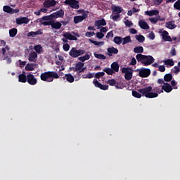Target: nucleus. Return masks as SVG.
<instances>
[{
  "label": "nucleus",
  "mask_w": 180,
  "mask_h": 180,
  "mask_svg": "<svg viewBox=\"0 0 180 180\" xmlns=\"http://www.w3.org/2000/svg\"><path fill=\"white\" fill-rule=\"evenodd\" d=\"M138 91L147 98H153L158 96V93L161 94L163 90H160L158 87L153 89L151 86L144 87L143 89H139Z\"/></svg>",
  "instance_id": "f257e3e1"
},
{
  "label": "nucleus",
  "mask_w": 180,
  "mask_h": 180,
  "mask_svg": "<svg viewBox=\"0 0 180 180\" xmlns=\"http://www.w3.org/2000/svg\"><path fill=\"white\" fill-rule=\"evenodd\" d=\"M137 61L139 63H141L144 66H148L154 63L155 59L153 57L150 55H142V54H137L136 56H135Z\"/></svg>",
  "instance_id": "f03ea898"
},
{
  "label": "nucleus",
  "mask_w": 180,
  "mask_h": 180,
  "mask_svg": "<svg viewBox=\"0 0 180 180\" xmlns=\"http://www.w3.org/2000/svg\"><path fill=\"white\" fill-rule=\"evenodd\" d=\"M58 78V74L53 71L45 72L41 75V80L45 82H53L54 79Z\"/></svg>",
  "instance_id": "7ed1b4c3"
},
{
  "label": "nucleus",
  "mask_w": 180,
  "mask_h": 180,
  "mask_svg": "<svg viewBox=\"0 0 180 180\" xmlns=\"http://www.w3.org/2000/svg\"><path fill=\"white\" fill-rule=\"evenodd\" d=\"M2 53L5 57L6 63L8 64H11L12 63V59L11 57H13V54L9 51V47L8 46H6L5 48L2 49Z\"/></svg>",
  "instance_id": "20e7f679"
},
{
  "label": "nucleus",
  "mask_w": 180,
  "mask_h": 180,
  "mask_svg": "<svg viewBox=\"0 0 180 180\" xmlns=\"http://www.w3.org/2000/svg\"><path fill=\"white\" fill-rule=\"evenodd\" d=\"M84 53H85V50H81V49L78 50V49H76V48L75 47H72L69 52L70 56L75 58L79 57L80 56Z\"/></svg>",
  "instance_id": "39448f33"
},
{
  "label": "nucleus",
  "mask_w": 180,
  "mask_h": 180,
  "mask_svg": "<svg viewBox=\"0 0 180 180\" xmlns=\"http://www.w3.org/2000/svg\"><path fill=\"white\" fill-rule=\"evenodd\" d=\"M136 72H139V77H141L142 78H146L149 77L151 74L150 69H146L145 68L136 69Z\"/></svg>",
  "instance_id": "423d86ee"
},
{
  "label": "nucleus",
  "mask_w": 180,
  "mask_h": 180,
  "mask_svg": "<svg viewBox=\"0 0 180 180\" xmlns=\"http://www.w3.org/2000/svg\"><path fill=\"white\" fill-rule=\"evenodd\" d=\"M64 4L72 9H79V2L77 0H65Z\"/></svg>",
  "instance_id": "0eeeda50"
},
{
  "label": "nucleus",
  "mask_w": 180,
  "mask_h": 180,
  "mask_svg": "<svg viewBox=\"0 0 180 180\" xmlns=\"http://www.w3.org/2000/svg\"><path fill=\"white\" fill-rule=\"evenodd\" d=\"M122 72L125 74L124 77L127 81H130L132 78L133 70L129 68H124Z\"/></svg>",
  "instance_id": "6e6552de"
},
{
  "label": "nucleus",
  "mask_w": 180,
  "mask_h": 180,
  "mask_svg": "<svg viewBox=\"0 0 180 180\" xmlns=\"http://www.w3.org/2000/svg\"><path fill=\"white\" fill-rule=\"evenodd\" d=\"M27 82L31 86H35L37 84V80L33 74L28 73L27 75Z\"/></svg>",
  "instance_id": "1a4fd4ad"
},
{
  "label": "nucleus",
  "mask_w": 180,
  "mask_h": 180,
  "mask_svg": "<svg viewBox=\"0 0 180 180\" xmlns=\"http://www.w3.org/2000/svg\"><path fill=\"white\" fill-rule=\"evenodd\" d=\"M65 15L64 10L60 9L51 14L53 19L63 18Z\"/></svg>",
  "instance_id": "9d476101"
},
{
  "label": "nucleus",
  "mask_w": 180,
  "mask_h": 180,
  "mask_svg": "<svg viewBox=\"0 0 180 180\" xmlns=\"http://www.w3.org/2000/svg\"><path fill=\"white\" fill-rule=\"evenodd\" d=\"M3 10L5 13L11 14L18 13L20 12L19 9H13L10 6H4Z\"/></svg>",
  "instance_id": "9b49d317"
},
{
  "label": "nucleus",
  "mask_w": 180,
  "mask_h": 180,
  "mask_svg": "<svg viewBox=\"0 0 180 180\" xmlns=\"http://www.w3.org/2000/svg\"><path fill=\"white\" fill-rule=\"evenodd\" d=\"M57 1L56 0H45L44 2V7L45 8H50L51 7L56 6Z\"/></svg>",
  "instance_id": "f8f14e48"
},
{
  "label": "nucleus",
  "mask_w": 180,
  "mask_h": 180,
  "mask_svg": "<svg viewBox=\"0 0 180 180\" xmlns=\"http://www.w3.org/2000/svg\"><path fill=\"white\" fill-rule=\"evenodd\" d=\"M88 17V15L83 14V15H76L75 18H73V22H75V24L81 23L84 20L86 19Z\"/></svg>",
  "instance_id": "ddd939ff"
},
{
  "label": "nucleus",
  "mask_w": 180,
  "mask_h": 180,
  "mask_svg": "<svg viewBox=\"0 0 180 180\" xmlns=\"http://www.w3.org/2000/svg\"><path fill=\"white\" fill-rule=\"evenodd\" d=\"M161 37L162 40L165 41H169V42H172L173 39L171 38V37L169 35V32L166 30L162 31L161 34Z\"/></svg>",
  "instance_id": "4468645a"
},
{
  "label": "nucleus",
  "mask_w": 180,
  "mask_h": 180,
  "mask_svg": "<svg viewBox=\"0 0 180 180\" xmlns=\"http://www.w3.org/2000/svg\"><path fill=\"white\" fill-rule=\"evenodd\" d=\"M37 60V53L34 51H32L30 54H28V60L30 62L36 63Z\"/></svg>",
  "instance_id": "2eb2a0df"
},
{
  "label": "nucleus",
  "mask_w": 180,
  "mask_h": 180,
  "mask_svg": "<svg viewBox=\"0 0 180 180\" xmlns=\"http://www.w3.org/2000/svg\"><path fill=\"white\" fill-rule=\"evenodd\" d=\"M106 25H107V22H106V20L104 19L97 20H95L94 22V26L97 27V29L101 28V26H106Z\"/></svg>",
  "instance_id": "dca6fc26"
},
{
  "label": "nucleus",
  "mask_w": 180,
  "mask_h": 180,
  "mask_svg": "<svg viewBox=\"0 0 180 180\" xmlns=\"http://www.w3.org/2000/svg\"><path fill=\"white\" fill-rule=\"evenodd\" d=\"M15 22L18 25L28 24L30 22V20L27 17H22L20 18H16Z\"/></svg>",
  "instance_id": "f3484780"
},
{
  "label": "nucleus",
  "mask_w": 180,
  "mask_h": 180,
  "mask_svg": "<svg viewBox=\"0 0 180 180\" xmlns=\"http://www.w3.org/2000/svg\"><path fill=\"white\" fill-rule=\"evenodd\" d=\"M173 89V87L169 83H165V84L162 86V90H164L165 92L167 93L172 92Z\"/></svg>",
  "instance_id": "a211bd4d"
},
{
  "label": "nucleus",
  "mask_w": 180,
  "mask_h": 180,
  "mask_svg": "<svg viewBox=\"0 0 180 180\" xmlns=\"http://www.w3.org/2000/svg\"><path fill=\"white\" fill-rule=\"evenodd\" d=\"M139 26L140 28H141L143 30H148L149 29V26H148L147 22H146L143 20H139Z\"/></svg>",
  "instance_id": "6ab92c4d"
},
{
  "label": "nucleus",
  "mask_w": 180,
  "mask_h": 180,
  "mask_svg": "<svg viewBox=\"0 0 180 180\" xmlns=\"http://www.w3.org/2000/svg\"><path fill=\"white\" fill-rule=\"evenodd\" d=\"M63 37L70 41H77L78 39L75 36L71 34L70 32H65Z\"/></svg>",
  "instance_id": "aec40b11"
},
{
  "label": "nucleus",
  "mask_w": 180,
  "mask_h": 180,
  "mask_svg": "<svg viewBox=\"0 0 180 180\" xmlns=\"http://www.w3.org/2000/svg\"><path fill=\"white\" fill-rule=\"evenodd\" d=\"M51 27L54 30H59L62 27V24L59 21L52 20Z\"/></svg>",
  "instance_id": "412c9836"
},
{
  "label": "nucleus",
  "mask_w": 180,
  "mask_h": 180,
  "mask_svg": "<svg viewBox=\"0 0 180 180\" xmlns=\"http://www.w3.org/2000/svg\"><path fill=\"white\" fill-rule=\"evenodd\" d=\"M112 13L120 15V13L123 11V8H122L120 6H112Z\"/></svg>",
  "instance_id": "4be33fe9"
},
{
  "label": "nucleus",
  "mask_w": 180,
  "mask_h": 180,
  "mask_svg": "<svg viewBox=\"0 0 180 180\" xmlns=\"http://www.w3.org/2000/svg\"><path fill=\"white\" fill-rule=\"evenodd\" d=\"M84 63L78 62L75 65V67L72 68V70L73 72L79 71L81 69L84 68Z\"/></svg>",
  "instance_id": "5701e85b"
},
{
  "label": "nucleus",
  "mask_w": 180,
  "mask_h": 180,
  "mask_svg": "<svg viewBox=\"0 0 180 180\" xmlns=\"http://www.w3.org/2000/svg\"><path fill=\"white\" fill-rule=\"evenodd\" d=\"M107 52H108V56L110 57L112 56V54H117L119 53V51L117 49H115L114 47L108 48L107 49Z\"/></svg>",
  "instance_id": "b1692460"
},
{
  "label": "nucleus",
  "mask_w": 180,
  "mask_h": 180,
  "mask_svg": "<svg viewBox=\"0 0 180 180\" xmlns=\"http://www.w3.org/2000/svg\"><path fill=\"white\" fill-rule=\"evenodd\" d=\"M33 50L35 51V53H37V54H41L44 51L41 45H34Z\"/></svg>",
  "instance_id": "393cba45"
},
{
  "label": "nucleus",
  "mask_w": 180,
  "mask_h": 180,
  "mask_svg": "<svg viewBox=\"0 0 180 180\" xmlns=\"http://www.w3.org/2000/svg\"><path fill=\"white\" fill-rule=\"evenodd\" d=\"M146 15L152 17L153 15H159V11L158 10H150L147 11L145 12Z\"/></svg>",
  "instance_id": "a878e982"
},
{
  "label": "nucleus",
  "mask_w": 180,
  "mask_h": 180,
  "mask_svg": "<svg viewBox=\"0 0 180 180\" xmlns=\"http://www.w3.org/2000/svg\"><path fill=\"white\" fill-rule=\"evenodd\" d=\"M19 82L25 83L27 81V76L25 75V72H22V74L19 75Z\"/></svg>",
  "instance_id": "bb28decb"
},
{
  "label": "nucleus",
  "mask_w": 180,
  "mask_h": 180,
  "mask_svg": "<svg viewBox=\"0 0 180 180\" xmlns=\"http://www.w3.org/2000/svg\"><path fill=\"white\" fill-rule=\"evenodd\" d=\"M165 27L170 30H174L176 27V25H175L174 21H169L166 22Z\"/></svg>",
  "instance_id": "cd10ccee"
},
{
  "label": "nucleus",
  "mask_w": 180,
  "mask_h": 180,
  "mask_svg": "<svg viewBox=\"0 0 180 180\" xmlns=\"http://www.w3.org/2000/svg\"><path fill=\"white\" fill-rule=\"evenodd\" d=\"M65 79H66L67 82H68L70 83H72V82H75V77L72 75L65 74Z\"/></svg>",
  "instance_id": "c85d7f7f"
},
{
  "label": "nucleus",
  "mask_w": 180,
  "mask_h": 180,
  "mask_svg": "<svg viewBox=\"0 0 180 180\" xmlns=\"http://www.w3.org/2000/svg\"><path fill=\"white\" fill-rule=\"evenodd\" d=\"M36 66V64L34 63H28L25 66V70L28 72L34 71V67Z\"/></svg>",
  "instance_id": "c756f323"
},
{
  "label": "nucleus",
  "mask_w": 180,
  "mask_h": 180,
  "mask_svg": "<svg viewBox=\"0 0 180 180\" xmlns=\"http://www.w3.org/2000/svg\"><path fill=\"white\" fill-rule=\"evenodd\" d=\"M119 64L116 62H114L111 64V70L115 72H119Z\"/></svg>",
  "instance_id": "7c9ffc66"
},
{
  "label": "nucleus",
  "mask_w": 180,
  "mask_h": 180,
  "mask_svg": "<svg viewBox=\"0 0 180 180\" xmlns=\"http://www.w3.org/2000/svg\"><path fill=\"white\" fill-rule=\"evenodd\" d=\"M113 41L117 44V45H120L122 44L123 41V38L119 36H116L114 37Z\"/></svg>",
  "instance_id": "2f4dec72"
},
{
  "label": "nucleus",
  "mask_w": 180,
  "mask_h": 180,
  "mask_svg": "<svg viewBox=\"0 0 180 180\" xmlns=\"http://www.w3.org/2000/svg\"><path fill=\"white\" fill-rule=\"evenodd\" d=\"M107 84H108L110 86H115L117 89H120L117 85H116V81L115 80V79H108L107 81Z\"/></svg>",
  "instance_id": "473e14b6"
},
{
  "label": "nucleus",
  "mask_w": 180,
  "mask_h": 180,
  "mask_svg": "<svg viewBox=\"0 0 180 180\" xmlns=\"http://www.w3.org/2000/svg\"><path fill=\"white\" fill-rule=\"evenodd\" d=\"M173 79L172 74H166L164 77V80L165 82H170Z\"/></svg>",
  "instance_id": "72a5a7b5"
},
{
  "label": "nucleus",
  "mask_w": 180,
  "mask_h": 180,
  "mask_svg": "<svg viewBox=\"0 0 180 180\" xmlns=\"http://www.w3.org/2000/svg\"><path fill=\"white\" fill-rule=\"evenodd\" d=\"M128 43H131V39L130 36H127L122 39V45L124 46Z\"/></svg>",
  "instance_id": "f704fd0d"
},
{
  "label": "nucleus",
  "mask_w": 180,
  "mask_h": 180,
  "mask_svg": "<svg viewBox=\"0 0 180 180\" xmlns=\"http://www.w3.org/2000/svg\"><path fill=\"white\" fill-rule=\"evenodd\" d=\"M89 42L94 44L95 46H101L104 45V41H97L93 39H89Z\"/></svg>",
  "instance_id": "c9c22d12"
},
{
  "label": "nucleus",
  "mask_w": 180,
  "mask_h": 180,
  "mask_svg": "<svg viewBox=\"0 0 180 180\" xmlns=\"http://www.w3.org/2000/svg\"><path fill=\"white\" fill-rule=\"evenodd\" d=\"M18 34V30L16 28H13L9 30L10 37H15Z\"/></svg>",
  "instance_id": "e433bc0d"
},
{
  "label": "nucleus",
  "mask_w": 180,
  "mask_h": 180,
  "mask_svg": "<svg viewBox=\"0 0 180 180\" xmlns=\"http://www.w3.org/2000/svg\"><path fill=\"white\" fill-rule=\"evenodd\" d=\"M143 52V48L141 46H138L134 49V53H140Z\"/></svg>",
  "instance_id": "4c0bfd02"
},
{
  "label": "nucleus",
  "mask_w": 180,
  "mask_h": 180,
  "mask_svg": "<svg viewBox=\"0 0 180 180\" xmlns=\"http://www.w3.org/2000/svg\"><path fill=\"white\" fill-rule=\"evenodd\" d=\"M103 71L108 75H112L115 73V71L112 69L105 68Z\"/></svg>",
  "instance_id": "58836bf2"
},
{
  "label": "nucleus",
  "mask_w": 180,
  "mask_h": 180,
  "mask_svg": "<svg viewBox=\"0 0 180 180\" xmlns=\"http://www.w3.org/2000/svg\"><path fill=\"white\" fill-rule=\"evenodd\" d=\"M135 39H136L139 43H143L146 40V38L143 35H135Z\"/></svg>",
  "instance_id": "ea45409f"
},
{
  "label": "nucleus",
  "mask_w": 180,
  "mask_h": 180,
  "mask_svg": "<svg viewBox=\"0 0 180 180\" xmlns=\"http://www.w3.org/2000/svg\"><path fill=\"white\" fill-rule=\"evenodd\" d=\"M89 59H90V56L87 54L78 58V60L82 63H84L86 60H88Z\"/></svg>",
  "instance_id": "a19ab883"
},
{
  "label": "nucleus",
  "mask_w": 180,
  "mask_h": 180,
  "mask_svg": "<svg viewBox=\"0 0 180 180\" xmlns=\"http://www.w3.org/2000/svg\"><path fill=\"white\" fill-rule=\"evenodd\" d=\"M94 77H95V73H89V74H86V75H82V77L83 79H91Z\"/></svg>",
  "instance_id": "79ce46f5"
},
{
  "label": "nucleus",
  "mask_w": 180,
  "mask_h": 180,
  "mask_svg": "<svg viewBox=\"0 0 180 180\" xmlns=\"http://www.w3.org/2000/svg\"><path fill=\"white\" fill-rule=\"evenodd\" d=\"M165 63L166 65H169L171 67H173L174 65V62L173 60V59H167L165 61Z\"/></svg>",
  "instance_id": "37998d69"
},
{
  "label": "nucleus",
  "mask_w": 180,
  "mask_h": 180,
  "mask_svg": "<svg viewBox=\"0 0 180 180\" xmlns=\"http://www.w3.org/2000/svg\"><path fill=\"white\" fill-rule=\"evenodd\" d=\"M94 57L99 59V60H105L106 56L102 54H98L96 53H94Z\"/></svg>",
  "instance_id": "c03bdc74"
},
{
  "label": "nucleus",
  "mask_w": 180,
  "mask_h": 180,
  "mask_svg": "<svg viewBox=\"0 0 180 180\" xmlns=\"http://www.w3.org/2000/svg\"><path fill=\"white\" fill-rule=\"evenodd\" d=\"M132 96L137 98H141L142 96L141 93L137 92L136 91L134 90L132 91Z\"/></svg>",
  "instance_id": "a18cd8bd"
},
{
  "label": "nucleus",
  "mask_w": 180,
  "mask_h": 180,
  "mask_svg": "<svg viewBox=\"0 0 180 180\" xmlns=\"http://www.w3.org/2000/svg\"><path fill=\"white\" fill-rule=\"evenodd\" d=\"M172 72L175 75H178L180 72V68L179 66H175L173 69H172Z\"/></svg>",
  "instance_id": "49530a36"
},
{
  "label": "nucleus",
  "mask_w": 180,
  "mask_h": 180,
  "mask_svg": "<svg viewBox=\"0 0 180 180\" xmlns=\"http://www.w3.org/2000/svg\"><path fill=\"white\" fill-rule=\"evenodd\" d=\"M105 75V73L103 72H98L96 74H94L95 78L99 79L101 77H103Z\"/></svg>",
  "instance_id": "de8ad7c7"
},
{
  "label": "nucleus",
  "mask_w": 180,
  "mask_h": 180,
  "mask_svg": "<svg viewBox=\"0 0 180 180\" xmlns=\"http://www.w3.org/2000/svg\"><path fill=\"white\" fill-rule=\"evenodd\" d=\"M173 7L178 10V11H180V0H177L176 1V3L174 4V5H173Z\"/></svg>",
  "instance_id": "09e8293b"
},
{
  "label": "nucleus",
  "mask_w": 180,
  "mask_h": 180,
  "mask_svg": "<svg viewBox=\"0 0 180 180\" xmlns=\"http://www.w3.org/2000/svg\"><path fill=\"white\" fill-rule=\"evenodd\" d=\"M53 20H49V21H41V25L44 26H51Z\"/></svg>",
  "instance_id": "8fccbe9b"
},
{
  "label": "nucleus",
  "mask_w": 180,
  "mask_h": 180,
  "mask_svg": "<svg viewBox=\"0 0 180 180\" xmlns=\"http://www.w3.org/2000/svg\"><path fill=\"white\" fill-rule=\"evenodd\" d=\"M101 90L103 91H106L108 89L109 86L107 84H101L99 87H98Z\"/></svg>",
  "instance_id": "3c124183"
},
{
  "label": "nucleus",
  "mask_w": 180,
  "mask_h": 180,
  "mask_svg": "<svg viewBox=\"0 0 180 180\" xmlns=\"http://www.w3.org/2000/svg\"><path fill=\"white\" fill-rule=\"evenodd\" d=\"M52 19L53 17L51 15V14L49 15H44L41 18L42 20H51Z\"/></svg>",
  "instance_id": "603ef678"
},
{
  "label": "nucleus",
  "mask_w": 180,
  "mask_h": 180,
  "mask_svg": "<svg viewBox=\"0 0 180 180\" xmlns=\"http://www.w3.org/2000/svg\"><path fill=\"white\" fill-rule=\"evenodd\" d=\"M120 14H117L116 15H110V19L114 21H117L120 19Z\"/></svg>",
  "instance_id": "864d4df0"
},
{
  "label": "nucleus",
  "mask_w": 180,
  "mask_h": 180,
  "mask_svg": "<svg viewBox=\"0 0 180 180\" xmlns=\"http://www.w3.org/2000/svg\"><path fill=\"white\" fill-rule=\"evenodd\" d=\"M93 84H94V86L96 87H98V88H99L101 86V85L102 84L101 83H99L96 79H94L93 80Z\"/></svg>",
  "instance_id": "5fc2aeb1"
},
{
  "label": "nucleus",
  "mask_w": 180,
  "mask_h": 180,
  "mask_svg": "<svg viewBox=\"0 0 180 180\" xmlns=\"http://www.w3.org/2000/svg\"><path fill=\"white\" fill-rule=\"evenodd\" d=\"M124 23H125V25L128 27H131L133 25L132 22L129 20H126Z\"/></svg>",
  "instance_id": "6e6d98bb"
},
{
  "label": "nucleus",
  "mask_w": 180,
  "mask_h": 180,
  "mask_svg": "<svg viewBox=\"0 0 180 180\" xmlns=\"http://www.w3.org/2000/svg\"><path fill=\"white\" fill-rule=\"evenodd\" d=\"M95 34H96L95 32H86L85 36L86 37H92Z\"/></svg>",
  "instance_id": "4d7b16f0"
},
{
  "label": "nucleus",
  "mask_w": 180,
  "mask_h": 180,
  "mask_svg": "<svg viewBox=\"0 0 180 180\" xmlns=\"http://www.w3.org/2000/svg\"><path fill=\"white\" fill-rule=\"evenodd\" d=\"M178 83L175 82V80H172L171 85L173 87V89H178V86H176Z\"/></svg>",
  "instance_id": "13d9d810"
},
{
  "label": "nucleus",
  "mask_w": 180,
  "mask_h": 180,
  "mask_svg": "<svg viewBox=\"0 0 180 180\" xmlns=\"http://www.w3.org/2000/svg\"><path fill=\"white\" fill-rule=\"evenodd\" d=\"M149 20L151 23L156 24L159 21V19L155 18H151L149 19Z\"/></svg>",
  "instance_id": "bf43d9fd"
},
{
  "label": "nucleus",
  "mask_w": 180,
  "mask_h": 180,
  "mask_svg": "<svg viewBox=\"0 0 180 180\" xmlns=\"http://www.w3.org/2000/svg\"><path fill=\"white\" fill-rule=\"evenodd\" d=\"M170 54L172 57H174L176 56V49L175 48H172L170 51Z\"/></svg>",
  "instance_id": "052dcab7"
},
{
  "label": "nucleus",
  "mask_w": 180,
  "mask_h": 180,
  "mask_svg": "<svg viewBox=\"0 0 180 180\" xmlns=\"http://www.w3.org/2000/svg\"><path fill=\"white\" fill-rule=\"evenodd\" d=\"M96 37H98V39H103L104 37V34L101 32H97L96 33Z\"/></svg>",
  "instance_id": "680f3d73"
},
{
  "label": "nucleus",
  "mask_w": 180,
  "mask_h": 180,
  "mask_svg": "<svg viewBox=\"0 0 180 180\" xmlns=\"http://www.w3.org/2000/svg\"><path fill=\"white\" fill-rule=\"evenodd\" d=\"M37 34L35 32H30L27 33V37H36Z\"/></svg>",
  "instance_id": "e2e57ef3"
},
{
  "label": "nucleus",
  "mask_w": 180,
  "mask_h": 180,
  "mask_svg": "<svg viewBox=\"0 0 180 180\" xmlns=\"http://www.w3.org/2000/svg\"><path fill=\"white\" fill-rule=\"evenodd\" d=\"M63 50L68 52L70 50V45L68 44H65L63 45Z\"/></svg>",
  "instance_id": "0e129e2a"
},
{
  "label": "nucleus",
  "mask_w": 180,
  "mask_h": 180,
  "mask_svg": "<svg viewBox=\"0 0 180 180\" xmlns=\"http://www.w3.org/2000/svg\"><path fill=\"white\" fill-rule=\"evenodd\" d=\"M114 34H113V32L112 31H110L108 33H107L105 37L107 39H109L110 37H113Z\"/></svg>",
  "instance_id": "69168bd1"
},
{
  "label": "nucleus",
  "mask_w": 180,
  "mask_h": 180,
  "mask_svg": "<svg viewBox=\"0 0 180 180\" xmlns=\"http://www.w3.org/2000/svg\"><path fill=\"white\" fill-rule=\"evenodd\" d=\"M158 70H159V71H160V72H165V65H160V66L158 67Z\"/></svg>",
  "instance_id": "338daca9"
},
{
  "label": "nucleus",
  "mask_w": 180,
  "mask_h": 180,
  "mask_svg": "<svg viewBox=\"0 0 180 180\" xmlns=\"http://www.w3.org/2000/svg\"><path fill=\"white\" fill-rule=\"evenodd\" d=\"M148 37H149V39L150 40H154V39H155V34L153 33V32H151L150 33H149Z\"/></svg>",
  "instance_id": "774afa93"
}]
</instances>
